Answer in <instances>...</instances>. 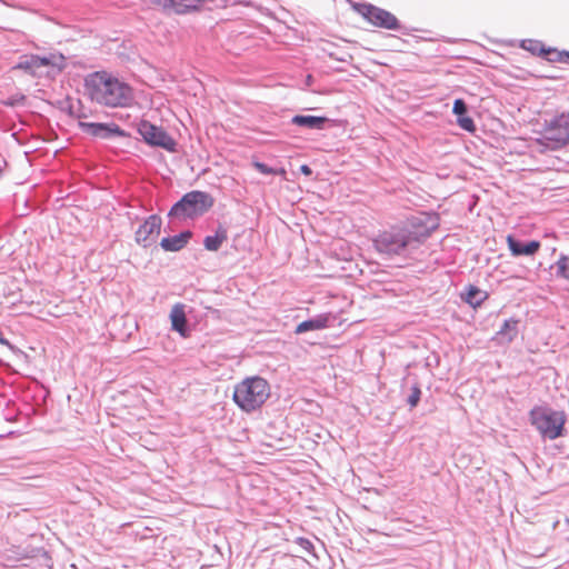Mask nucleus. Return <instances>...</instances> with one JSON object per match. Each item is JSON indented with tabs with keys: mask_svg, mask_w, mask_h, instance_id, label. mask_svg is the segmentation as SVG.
<instances>
[{
	"mask_svg": "<svg viewBox=\"0 0 569 569\" xmlns=\"http://www.w3.org/2000/svg\"><path fill=\"white\" fill-rule=\"evenodd\" d=\"M84 91L92 102L109 108L129 107L134 99L132 88L107 71L89 73Z\"/></svg>",
	"mask_w": 569,
	"mask_h": 569,
	"instance_id": "obj_1",
	"label": "nucleus"
},
{
	"mask_svg": "<svg viewBox=\"0 0 569 569\" xmlns=\"http://www.w3.org/2000/svg\"><path fill=\"white\" fill-rule=\"evenodd\" d=\"M270 397L269 382L259 376L248 377L233 390V401L246 412L260 408Z\"/></svg>",
	"mask_w": 569,
	"mask_h": 569,
	"instance_id": "obj_2",
	"label": "nucleus"
},
{
	"mask_svg": "<svg viewBox=\"0 0 569 569\" xmlns=\"http://www.w3.org/2000/svg\"><path fill=\"white\" fill-rule=\"evenodd\" d=\"M373 247L379 253L388 257L406 256L409 251L416 249L402 224L391 226L380 231L373 238Z\"/></svg>",
	"mask_w": 569,
	"mask_h": 569,
	"instance_id": "obj_3",
	"label": "nucleus"
},
{
	"mask_svg": "<svg viewBox=\"0 0 569 569\" xmlns=\"http://www.w3.org/2000/svg\"><path fill=\"white\" fill-rule=\"evenodd\" d=\"M566 413L547 406H536L529 411L530 423L540 432L542 438L555 440L562 436Z\"/></svg>",
	"mask_w": 569,
	"mask_h": 569,
	"instance_id": "obj_4",
	"label": "nucleus"
},
{
	"mask_svg": "<svg viewBox=\"0 0 569 569\" xmlns=\"http://www.w3.org/2000/svg\"><path fill=\"white\" fill-rule=\"evenodd\" d=\"M213 198L208 192L193 190L183 194L171 207L168 216L179 220L196 219L204 214L213 206Z\"/></svg>",
	"mask_w": 569,
	"mask_h": 569,
	"instance_id": "obj_5",
	"label": "nucleus"
},
{
	"mask_svg": "<svg viewBox=\"0 0 569 569\" xmlns=\"http://www.w3.org/2000/svg\"><path fill=\"white\" fill-rule=\"evenodd\" d=\"M407 229L410 240L417 249L431 233L438 229L440 217L436 212H418L401 223Z\"/></svg>",
	"mask_w": 569,
	"mask_h": 569,
	"instance_id": "obj_6",
	"label": "nucleus"
},
{
	"mask_svg": "<svg viewBox=\"0 0 569 569\" xmlns=\"http://www.w3.org/2000/svg\"><path fill=\"white\" fill-rule=\"evenodd\" d=\"M353 9L370 24L376 28L399 31L402 26L398 18L390 11L371 3H356Z\"/></svg>",
	"mask_w": 569,
	"mask_h": 569,
	"instance_id": "obj_7",
	"label": "nucleus"
},
{
	"mask_svg": "<svg viewBox=\"0 0 569 569\" xmlns=\"http://www.w3.org/2000/svg\"><path fill=\"white\" fill-rule=\"evenodd\" d=\"M542 141L547 148L552 150L560 149L569 143V112L556 116L547 122Z\"/></svg>",
	"mask_w": 569,
	"mask_h": 569,
	"instance_id": "obj_8",
	"label": "nucleus"
},
{
	"mask_svg": "<svg viewBox=\"0 0 569 569\" xmlns=\"http://www.w3.org/2000/svg\"><path fill=\"white\" fill-rule=\"evenodd\" d=\"M137 131L147 144L162 148L169 152L177 151V141L162 127L148 120H140L137 124Z\"/></svg>",
	"mask_w": 569,
	"mask_h": 569,
	"instance_id": "obj_9",
	"label": "nucleus"
},
{
	"mask_svg": "<svg viewBox=\"0 0 569 569\" xmlns=\"http://www.w3.org/2000/svg\"><path fill=\"white\" fill-rule=\"evenodd\" d=\"M64 57L62 54L50 53L49 56L29 54L22 56L13 69L23 70L31 76L40 74V69L43 67H63Z\"/></svg>",
	"mask_w": 569,
	"mask_h": 569,
	"instance_id": "obj_10",
	"label": "nucleus"
},
{
	"mask_svg": "<svg viewBox=\"0 0 569 569\" xmlns=\"http://www.w3.org/2000/svg\"><path fill=\"white\" fill-rule=\"evenodd\" d=\"M82 132L102 140L129 138L130 134L114 122H79Z\"/></svg>",
	"mask_w": 569,
	"mask_h": 569,
	"instance_id": "obj_11",
	"label": "nucleus"
},
{
	"mask_svg": "<svg viewBox=\"0 0 569 569\" xmlns=\"http://www.w3.org/2000/svg\"><path fill=\"white\" fill-rule=\"evenodd\" d=\"M162 220L158 214L149 216L136 231L138 244L147 248L156 242L161 230Z\"/></svg>",
	"mask_w": 569,
	"mask_h": 569,
	"instance_id": "obj_12",
	"label": "nucleus"
},
{
	"mask_svg": "<svg viewBox=\"0 0 569 569\" xmlns=\"http://www.w3.org/2000/svg\"><path fill=\"white\" fill-rule=\"evenodd\" d=\"M153 4L161 7L164 11H172L177 14H188L199 11L206 0H150Z\"/></svg>",
	"mask_w": 569,
	"mask_h": 569,
	"instance_id": "obj_13",
	"label": "nucleus"
},
{
	"mask_svg": "<svg viewBox=\"0 0 569 569\" xmlns=\"http://www.w3.org/2000/svg\"><path fill=\"white\" fill-rule=\"evenodd\" d=\"M508 248L512 256H533L540 249V242L537 240H531L523 242L513 236L509 234L507 237Z\"/></svg>",
	"mask_w": 569,
	"mask_h": 569,
	"instance_id": "obj_14",
	"label": "nucleus"
},
{
	"mask_svg": "<svg viewBox=\"0 0 569 569\" xmlns=\"http://www.w3.org/2000/svg\"><path fill=\"white\" fill-rule=\"evenodd\" d=\"M170 320L172 330L177 331L181 337L186 338L190 335L184 305L176 303L172 307L170 311Z\"/></svg>",
	"mask_w": 569,
	"mask_h": 569,
	"instance_id": "obj_15",
	"label": "nucleus"
},
{
	"mask_svg": "<svg viewBox=\"0 0 569 569\" xmlns=\"http://www.w3.org/2000/svg\"><path fill=\"white\" fill-rule=\"evenodd\" d=\"M452 112L457 117V124L468 131V132H475L476 131V124L472 118L467 116L468 113V106L463 99H456L453 101Z\"/></svg>",
	"mask_w": 569,
	"mask_h": 569,
	"instance_id": "obj_16",
	"label": "nucleus"
},
{
	"mask_svg": "<svg viewBox=\"0 0 569 569\" xmlns=\"http://www.w3.org/2000/svg\"><path fill=\"white\" fill-rule=\"evenodd\" d=\"M518 323L519 321L515 318L505 320L492 340L498 345L510 343L518 335Z\"/></svg>",
	"mask_w": 569,
	"mask_h": 569,
	"instance_id": "obj_17",
	"label": "nucleus"
},
{
	"mask_svg": "<svg viewBox=\"0 0 569 569\" xmlns=\"http://www.w3.org/2000/svg\"><path fill=\"white\" fill-rule=\"evenodd\" d=\"M192 237L190 230L181 231L172 237H164L160 241V246L164 251L177 252L183 249Z\"/></svg>",
	"mask_w": 569,
	"mask_h": 569,
	"instance_id": "obj_18",
	"label": "nucleus"
},
{
	"mask_svg": "<svg viewBox=\"0 0 569 569\" xmlns=\"http://www.w3.org/2000/svg\"><path fill=\"white\" fill-rule=\"evenodd\" d=\"M290 122L311 130H322L328 122V118L322 116L296 114L291 118Z\"/></svg>",
	"mask_w": 569,
	"mask_h": 569,
	"instance_id": "obj_19",
	"label": "nucleus"
},
{
	"mask_svg": "<svg viewBox=\"0 0 569 569\" xmlns=\"http://www.w3.org/2000/svg\"><path fill=\"white\" fill-rule=\"evenodd\" d=\"M331 316L329 313L318 315L313 318L300 322L296 328V333L321 330L329 326Z\"/></svg>",
	"mask_w": 569,
	"mask_h": 569,
	"instance_id": "obj_20",
	"label": "nucleus"
},
{
	"mask_svg": "<svg viewBox=\"0 0 569 569\" xmlns=\"http://www.w3.org/2000/svg\"><path fill=\"white\" fill-rule=\"evenodd\" d=\"M487 298L488 292L473 284H469L461 293V299L472 308L480 307Z\"/></svg>",
	"mask_w": 569,
	"mask_h": 569,
	"instance_id": "obj_21",
	"label": "nucleus"
},
{
	"mask_svg": "<svg viewBox=\"0 0 569 569\" xmlns=\"http://www.w3.org/2000/svg\"><path fill=\"white\" fill-rule=\"evenodd\" d=\"M228 239L227 230L219 227L214 234L207 236L203 240V246L209 251H218L221 244Z\"/></svg>",
	"mask_w": 569,
	"mask_h": 569,
	"instance_id": "obj_22",
	"label": "nucleus"
},
{
	"mask_svg": "<svg viewBox=\"0 0 569 569\" xmlns=\"http://www.w3.org/2000/svg\"><path fill=\"white\" fill-rule=\"evenodd\" d=\"M553 267L558 279L569 281V256L560 253Z\"/></svg>",
	"mask_w": 569,
	"mask_h": 569,
	"instance_id": "obj_23",
	"label": "nucleus"
},
{
	"mask_svg": "<svg viewBox=\"0 0 569 569\" xmlns=\"http://www.w3.org/2000/svg\"><path fill=\"white\" fill-rule=\"evenodd\" d=\"M520 48L523 50H527L533 54L541 56V57L543 54H548V52L550 51V50H547V48L545 47V44L541 41L533 40V39L522 40L520 43Z\"/></svg>",
	"mask_w": 569,
	"mask_h": 569,
	"instance_id": "obj_24",
	"label": "nucleus"
},
{
	"mask_svg": "<svg viewBox=\"0 0 569 569\" xmlns=\"http://www.w3.org/2000/svg\"><path fill=\"white\" fill-rule=\"evenodd\" d=\"M547 50L550 51L548 52V54H543L542 57H546L548 61L569 63V51H558L552 48H547Z\"/></svg>",
	"mask_w": 569,
	"mask_h": 569,
	"instance_id": "obj_25",
	"label": "nucleus"
},
{
	"mask_svg": "<svg viewBox=\"0 0 569 569\" xmlns=\"http://www.w3.org/2000/svg\"><path fill=\"white\" fill-rule=\"evenodd\" d=\"M420 397H421V390H420L419 385L418 383L412 385V387L410 388V395L407 398L408 405L411 408H415L419 403Z\"/></svg>",
	"mask_w": 569,
	"mask_h": 569,
	"instance_id": "obj_26",
	"label": "nucleus"
},
{
	"mask_svg": "<svg viewBox=\"0 0 569 569\" xmlns=\"http://www.w3.org/2000/svg\"><path fill=\"white\" fill-rule=\"evenodd\" d=\"M295 543L298 545L302 550L317 558L313 543L305 537H298L295 539Z\"/></svg>",
	"mask_w": 569,
	"mask_h": 569,
	"instance_id": "obj_27",
	"label": "nucleus"
},
{
	"mask_svg": "<svg viewBox=\"0 0 569 569\" xmlns=\"http://www.w3.org/2000/svg\"><path fill=\"white\" fill-rule=\"evenodd\" d=\"M253 167L262 174H276L277 170L269 167L268 164L259 161H254Z\"/></svg>",
	"mask_w": 569,
	"mask_h": 569,
	"instance_id": "obj_28",
	"label": "nucleus"
},
{
	"mask_svg": "<svg viewBox=\"0 0 569 569\" xmlns=\"http://www.w3.org/2000/svg\"><path fill=\"white\" fill-rule=\"evenodd\" d=\"M227 1L230 2L231 4H243L246 7L251 6V1H249V0H227Z\"/></svg>",
	"mask_w": 569,
	"mask_h": 569,
	"instance_id": "obj_29",
	"label": "nucleus"
},
{
	"mask_svg": "<svg viewBox=\"0 0 569 569\" xmlns=\"http://www.w3.org/2000/svg\"><path fill=\"white\" fill-rule=\"evenodd\" d=\"M300 172L305 176H310L312 174V169L308 164H302L300 167Z\"/></svg>",
	"mask_w": 569,
	"mask_h": 569,
	"instance_id": "obj_30",
	"label": "nucleus"
}]
</instances>
